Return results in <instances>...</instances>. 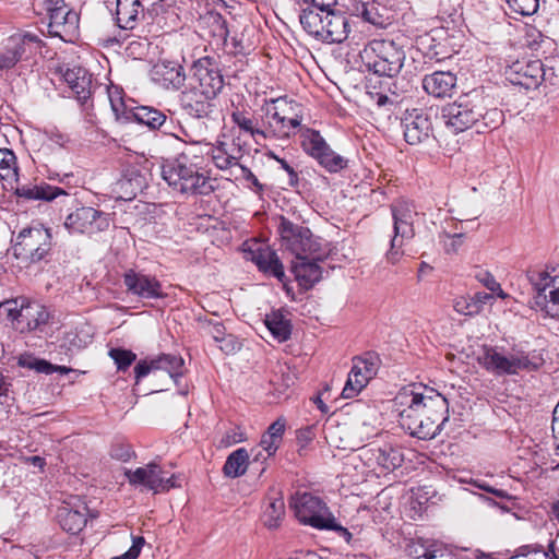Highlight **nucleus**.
Returning <instances> with one entry per match:
<instances>
[{
    "instance_id": "obj_1",
    "label": "nucleus",
    "mask_w": 559,
    "mask_h": 559,
    "mask_svg": "<svg viewBox=\"0 0 559 559\" xmlns=\"http://www.w3.org/2000/svg\"><path fill=\"white\" fill-rule=\"evenodd\" d=\"M401 425L419 439L433 438L448 419V402L421 384L403 388L394 399Z\"/></svg>"
},
{
    "instance_id": "obj_2",
    "label": "nucleus",
    "mask_w": 559,
    "mask_h": 559,
    "mask_svg": "<svg viewBox=\"0 0 559 559\" xmlns=\"http://www.w3.org/2000/svg\"><path fill=\"white\" fill-rule=\"evenodd\" d=\"M290 507L300 523L317 530L334 531L345 538L347 543L350 542L352 534L347 528L337 523L335 516L321 498L309 492L296 493L292 498Z\"/></svg>"
},
{
    "instance_id": "obj_3",
    "label": "nucleus",
    "mask_w": 559,
    "mask_h": 559,
    "mask_svg": "<svg viewBox=\"0 0 559 559\" xmlns=\"http://www.w3.org/2000/svg\"><path fill=\"white\" fill-rule=\"evenodd\" d=\"M162 176L169 186L182 193H206L212 189L207 177L185 155L167 160L162 167Z\"/></svg>"
},
{
    "instance_id": "obj_4",
    "label": "nucleus",
    "mask_w": 559,
    "mask_h": 559,
    "mask_svg": "<svg viewBox=\"0 0 559 559\" xmlns=\"http://www.w3.org/2000/svg\"><path fill=\"white\" fill-rule=\"evenodd\" d=\"M481 100L475 95L461 96L442 109L445 128L452 133H460L472 128L483 116Z\"/></svg>"
},
{
    "instance_id": "obj_5",
    "label": "nucleus",
    "mask_w": 559,
    "mask_h": 559,
    "mask_svg": "<svg viewBox=\"0 0 559 559\" xmlns=\"http://www.w3.org/2000/svg\"><path fill=\"white\" fill-rule=\"evenodd\" d=\"M362 59L374 73L394 76L403 66L404 53L392 41L372 40L364 49Z\"/></svg>"
},
{
    "instance_id": "obj_6",
    "label": "nucleus",
    "mask_w": 559,
    "mask_h": 559,
    "mask_svg": "<svg viewBox=\"0 0 559 559\" xmlns=\"http://www.w3.org/2000/svg\"><path fill=\"white\" fill-rule=\"evenodd\" d=\"M50 234L47 229L31 228L22 230L12 246V255L20 267L40 261L49 251Z\"/></svg>"
},
{
    "instance_id": "obj_7",
    "label": "nucleus",
    "mask_w": 559,
    "mask_h": 559,
    "mask_svg": "<svg viewBox=\"0 0 559 559\" xmlns=\"http://www.w3.org/2000/svg\"><path fill=\"white\" fill-rule=\"evenodd\" d=\"M534 302L552 317H559V270H544L532 277Z\"/></svg>"
},
{
    "instance_id": "obj_8",
    "label": "nucleus",
    "mask_w": 559,
    "mask_h": 559,
    "mask_svg": "<svg viewBox=\"0 0 559 559\" xmlns=\"http://www.w3.org/2000/svg\"><path fill=\"white\" fill-rule=\"evenodd\" d=\"M41 47L33 35L17 33L0 43V71L13 68L19 61L28 59Z\"/></svg>"
},
{
    "instance_id": "obj_9",
    "label": "nucleus",
    "mask_w": 559,
    "mask_h": 559,
    "mask_svg": "<svg viewBox=\"0 0 559 559\" xmlns=\"http://www.w3.org/2000/svg\"><path fill=\"white\" fill-rule=\"evenodd\" d=\"M126 476L131 485H141L154 492L168 491L180 486L177 483L178 477L174 473L156 463H150L135 471H128Z\"/></svg>"
},
{
    "instance_id": "obj_10",
    "label": "nucleus",
    "mask_w": 559,
    "mask_h": 559,
    "mask_svg": "<svg viewBox=\"0 0 559 559\" xmlns=\"http://www.w3.org/2000/svg\"><path fill=\"white\" fill-rule=\"evenodd\" d=\"M191 72L190 86L200 96L210 99L223 88V76L210 58L195 61Z\"/></svg>"
},
{
    "instance_id": "obj_11",
    "label": "nucleus",
    "mask_w": 559,
    "mask_h": 559,
    "mask_svg": "<svg viewBox=\"0 0 559 559\" xmlns=\"http://www.w3.org/2000/svg\"><path fill=\"white\" fill-rule=\"evenodd\" d=\"M379 365L380 360L377 356L369 355L355 358L342 392L343 397L353 399L357 396L377 376Z\"/></svg>"
},
{
    "instance_id": "obj_12",
    "label": "nucleus",
    "mask_w": 559,
    "mask_h": 559,
    "mask_svg": "<svg viewBox=\"0 0 559 559\" xmlns=\"http://www.w3.org/2000/svg\"><path fill=\"white\" fill-rule=\"evenodd\" d=\"M243 251L247 253L246 258L252 260L261 271L278 278L283 283L286 293L290 295L292 298H295V294L284 282L285 274L283 265L267 245L259 240H250L243 243Z\"/></svg>"
},
{
    "instance_id": "obj_13",
    "label": "nucleus",
    "mask_w": 559,
    "mask_h": 559,
    "mask_svg": "<svg viewBox=\"0 0 559 559\" xmlns=\"http://www.w3.org/2000/svg\"><path fill=\"white\" fill-rule=\"evenodd\" d=\"M477 361L486 370L497 374H513L530 367V361L525 356H504L492 347H484Z\"/></svg>"
},
{
    "instance_id": "obj_14",
    "label": "nucleus",
    "mask_w": 559,
    "mask_h": 559,
    "mask_svg": "<svg viewBox=\"0 0 559 559\" xmlns=\"http://www.w3.org/2000/svg\"><path fill=\"white\" fill-rule=\"evenodd\" d=\"M64 226L73 234H93L108 228L109 221L102 212L83 206L67 216Z\"/></svg>"
},
{
    "instance_id": "obj_15",
    "label": "nucleus",
    "mask_w": 559,
    "mask_h": 559,
    "mask_svg": "<svg viewBox=\"0 0 559 559\" xmlns=\"http://www.w3.org/2000/svg\"><path fill=\"white\" fill-rule=\"evenodd\" d=\"M506 75L511 83L530 88L543 78V64L539 60H516L507 67Z\"/></svg>"
},
{
    "instance_id": "obj_16",
    "label": "nucleus",
    "mask_w": 559,
    "mask_h": 559,
    "mask_svg": "<svg viewBox=\"0 0 559 559\" xmlns=\"http://www.w3.org/2000/svg\"><path fill=\"white\" fill-rule=\"evenodd\" d=\"M310 252L298 253L293 262V273L299 287L302 290L311 288L317 282L321 280L322 271L317 260L319 255H312Z\"/></svg>"
},
{
    "instance_id": "obj_17",
    "label": "nucleus",
    "mask_w": 559,
    "mask_h": 559,
    "mask_svg": "<svg viewBox=\"0 0 559 559\" xmlns=\"http://www.w3.org/2000/svg\"><path fill=\"white\" fill-rule=\"evenodd\" d=\"M278 231L284 245L296 254L313 252V242L310 231L305 228L294 226L285 218H281Z\"/></svg>"
},
{
    "instance_id": "obj_18",
    "label": "nucleus",
    "mask_w": 559,
    "mask_h": 559,
    "mask_svg": "<svg viewBox=\"0 0 559 559\" xmlns=\"http://www.w3.org/2000/svg\"><path fill=\"white\" fill-rule=\"evenodd\" d=\"M47 320L48 313L41 305L21 299V311L17 312L13 329L20 333H29L39 329Z\"/></svg>"
},
{
    "instance_id": "obj_19",
    "label": "nucleus",
    "mask_w": 559,
    "mask_h": 559,
    "mask_svg": "<svg viewBox=\"0 0 559 559\" xmlns=\"http://www.w3.org/2000/svg\"><path fill=\"white\" fill-rule=\"evenodd\" d=\"M394 237L408 240L415 235L414 222L417 213L414 205L405 200H399L393 205Z\"/></svg>"
},
{
    "instance_id": "obj_20",
    "label": "nucleus",
    "mask_w": 559,
    "mask_h": 559,
    "mask_svg": "<svg viewBox=\"0 0 559 559\" xmlns=\"http://www.w3.org/2000/svg\"><path fill=\"white\" fill-rule=\"evenodd\" d=\"M456 86V76L449 71H437L423 80V87L438 98L450 97Z\"/></svg>"
},
{
    "instance_id": "obj_21",
    "label": "nucleus",
    "mask_w": 559,
    "mask_h": 559,
    "mask_svg": "<svg viewBox=\"0 0 559 559\" xmlns=\"http://www.w3.org/2000/svg\"><path fill=\"white\" fill-rule=\"evenodd\" d=\"M183 360L176 356H160L152 361H141L135 367V378L145 377L152 371L163 370L166 371L171 378L180 372Z\"/></svg>"
},
{
    "instance_id": "obj_22",
    "label": "nucleus",
    "mask_w": 559,
    "mask_h": 559,
    "mask_svg": "<svg viewBox=\"0 0 559 559\" xmlns=\"http://www.w3.org/2000/svg\"><path fill=\"white\" fill-rule=\"evenodd\" d=\"M153 78L165 86L179 88L185 82L182 66L176 61L163 60L154 66Z\"/></svg>"
},
{
    "instance_id": "obj_23",
    "label": "nucleus",
    "mask_w": 559,
    "mask_h": 559,
    "mask_svg": "<svg viewBox=\"0 0 559 559\" xmlns=\"http://www.w3.org/2000/svg\"><path fill=\"white\" fill-rule=\"evenodd\" d=\"M124 284L129 290L145 298L162 296L159 283L155 278H151L145 275L133 272L127 273L124 276Z\"/></svg>"
},
{
    "instance_id": "obj_24",
    "label": "nucleus",
    "mask_w": 559,
    "mask_h": 559,
    "mask_svg": "<svg viewBox=\"0 0 559 559\" xmlns=\"http://www.w3.org/2000/svg\"><path fill=\"white\" fill-rule=\"evenodd\" d=\"M491 298L489 293L477 292L473 295L457 296L453 301V309L463 316H477L483 311L484 306Z\"/></svg>"
},
{
    "instance_id": "obj_25",
    "label": "nucleus",
    "mask_w": 559,
    "mask_h": 559,
    "mask_svg": "<svg viewBox=\"0 0 559 559\" xmlns=\"http://www.w3.org/2000/svg\"><path fill=\"white\" fill-rule=\"evenodd\" d=\"M49 29L56 36L70 35L76 27L78 16L66 8H56L50 12Z\"/></svg>"
},
{
    "instance_id": "obj_26",
    "label": "nucleus",
    "mask_w": 559,
    "mask_h": 559,
    "mask_svg": "<svg viewBox=\"0 0 559 559\" xmlns=\"http://www.w3.org/2000/svg\"><path fill=\"white\" fill-rule=\"evenodd\" d=\"M432 131L430 119L426 115H416L405 126L404 136L405 140L416 145L427 140Z\"/></svg>"
},
{
    "instance_id": "obj_27",
    "label": "nucleus",
    "mask_w": 559,
    "mask_h": 559,
    "mask_svg": "<svg viewBox=\"0 0 559 559\" xmlns=\"http://www.w3.org/2000/svg\"><path fill=\"white\" fill-rule=\"evenodd\" d=\"M328 17L324 22V37L323 41L328 43H341L347 37V21L346 17L336 13L332 10H328Z\"/></svg>"
},
{
    "instance_id": "obj_28",
    "label": "nucleus",
    "mask_w": 559,
    "mask_h": 559,
    "mask_svg": "<svg viewBox=\"0 0 559 559\" xmlns=\"http://www.w3.org/2000/svg\"><path fill=\"white\" fill-rule=\"evenodd\" d=\"M328 10L318 8H304L300 15V23L310 35L323 40L325 29L323 27Z\"/></svg>"
},
{
    "instance_id": "obj_29",
    "label": "nucleus",
    "mask_w": 559,
    "mask_h": 559,
    "mask_svg": "<svg viewBox=\"0 0 559 559\" xmlns=\"http://www.w3.org/2000/svg\"><path fill=\"white\" fill-rule=\"evenodd\" d=\"M286 429V423L284 419L278 418L272 423L267 430L262 435L260 441V448L267 454V456L275 455L282 441L283 435Z\"/></svg>"
},
{
    "instance_id": "obj_30",
    "label": "nucleus",
    "mask_w": 559,
    "mask_h": 559,
    "mask_svg": "<svg viewBox=\"0 0 559 559\" xmlns=\"http://www.w3.org/2000/svg\"><path fill=\"white\" fill-rule=\"evenodd\" d=\"M265 326L278 342H285L292 334L290 319L282 311H272L264 319Z\"/></svg>"
},
{
    "instance_id": "obj_31",
    "label": "nucleus",
    "mask_w": 559,
    "mask_h": 559,
    "mask_svg": "<svg viewBox=\"0 0 559 559\" xmlns=\"http://www.w3.org/2000/svg\"><path fill=\"white\" fill-rule=\"evenodd\" d=\"M63 79L69 87L80 97H85L90 92L92 79L82 67L69 68L63 73Z\"/></svg>"
},
{
    "instance_id": "obj_32",
    "label": "nucleus",
    "mask_w": 559,
    "mask_h": 559,
    "mask_svg": "<svg viewBox=\"0 0 559 559\" xmlns=\"http://www.w3.org/2000/svg\"><path fill=\"white\" fill-rule=\"evenodd\" d=\"M250 453L245 448L233 451L223 467V473L227 477L236 478L242 476L249 466Z\"/></svg>"
},
{
    "instance_id": "obj_33",
    "label": "nucleus",
    "mask_w": 559,
    "mask_h": 559,
    "mask_svg": "<svg viewBox=\"0 0 559 559\" xmlns=\"http://www.w3.org/2000/svg\"><path fill=\"white\" fill-rule=\"evenodd\" d=\"M0 180L5 189H17L16 159L11 150H0Z\"/></svg>"
},
{
    "instance_id": "obj_34",
    "label": "nucleus",
    "mask_w": 559,
    "mask_h": 559,
    "mask_svg": "<svg viewBox=\"0 0 559 559\" xmlns=\"http://www.w3.org/2000/svg\"><path fill=\"white\" fill-rule=\"evenodd\" d=\"M297 105L286 100H276L270 117V126L280 124L283 118H287V123L296 128L300 123V117L297 114Z\"/></svg>"
},
{
    "instance_id": "obj_35",
    "label": "nucleus",
    "mask_w": 559,
    "mask_h": 559,
    "mask_svg": "<svg viewBox=\"0 0 559 559\" xmlns=\"http://www.w3.org/2000/svg\"><path fill=\"white\" fill-rule=\"evenodd\" d=\"M141 12L139 0H117V22L121 28H133Z\"/></svg>"
},
{
    "instance_id": "obj_36",
    "label": "nucleus",
    "mask_w": 559,
    "mask_h": 559,
    "mask_svg": "<svg viewBox=\"0 0 559 559\" xmlns=\"http://www.w3.org/2000/svg\"><path fill=\"white\" fill-rule=\"evenodd\" d=\"M409 555L415 559H456L450 549L439 544H433L429 547L412 545L409 547Z\"/></svg>"
},
{
    "instance_id": "obj_37",
    "label": "nucleus",
    "mask_w": 559,
    "mask_h": 559,
    "mask_svg": "<svg viewBox=\"0 0 559 559\" xmlns=\"http://www.w3.org/2000/svg\"><path fill=\"white\" fill-rule=\"evenodd\" d=\"M63 530L72 534L79 533L86 524V516L83 511L63 508L59 514Z\"/></svg>"
},
{
    "instance_id": "obj_38",
    "label": "nucleus",
    "mask_w": 559,
    "mask_h": 559,
    "mask_svg": "<svg viewBox=\"0 0 559 559\" xmlns=\"http://www.w3.org/2000/svg\"><path fill=\"white\" fill-rule=\"evenodd\" d=\"M300 143L304 151L314 159L328 145L319 132L310 129L301 131Z\"/></svg>"
},
{
    "instance_id": "obj_39",
    "label": "nucleus",
    "mask_w": 559,
    "mask_h": 559,
    "mask_svg": "<svg viewBox=\"0 0 559 559\" xmlns=\"http://www.w3.org/2000/svg\"><path fill=\"white\" fill-rule=\"evenodd\" d=\"M318 163L329 171H338L346 167L347 162L336 154L329 145L316 157Z\"/></svg>"
},
{
    "instance_id": "obj_40",
    "label": "nucleus",
    "mask_w": 559,
    "mask_h": 559,
    "mask_svg": "<svg viewBox=\"0 0 559 559\" xmlns=\"http://www.w3.org/2000/svg\"><path fill=\"white\" fill-rule=\"evenodd\" d=\"M17 365L22 368L34 369L46 374L53 372V365L28 353L21 354L17 357Z\"/></svg>"
},
{
    "instance_id": "obj_41",
    "label": "nucleus",
    "mask_w": 559,
    "mask_h": 559,
    "mask_svg": "<svg viewBox=\"0 0 559 559\" xmlns=\"http://www.w3.org/2000/svg\"><path fill=\"white\" fill-rule=\"evenodd\" d=\"M284 509L285 504L283 498L277 497L272 499L265 510L264 524L270 528L276 527L284 515Z\"/></svg>"
},
{
    "instance_id": "obj_42",
    "label": "nucleus",
    "mask_w": 559,
    "mask_h": 559,
    "mask_svg": "<svg viewBox=\"0 0 559 559\" xmlns=\"http://www.w3.org/2000/svg\"><path fill=\"white\" fill-rule=\"evenodd\" d=\"M19 311H21V299H8L0 302V323L14 328Z\"/></svg>"
},
{
    "instance_id": "obj_43",
    "label": "nucleus",
    "mask_w": 559,
    "mask_h": 559,
    "mask_svg": "<svg viewBox=\"0 0 559 559\" xmlns=\"http://www.w3.org/2000/svg\"><path fill=\"white\" fill-rule=\"evenodd\" d=\"M377 460L383 468L391 471L401 466L403 455L399 449L389 448L381 450Z\"/></svg>"
},
{
    "instance_id": "obj_44",
    "label": "nucleus",
    "mask_w": 559,
    "mask_h": 559,
    "mask_svg": "<svg viewBox=\"0 0 559 559\" xmlns=\"http://www.w3.org/2000/svg\"><path fill=\"white\" fill-rule=\"evenodd\" d=\"M231 119L234 123H236L239 127V129L245 131L246 133H249L252 136H254L255 134L262 135V132L255 128L252 119L245 112L236 110L231 114Z\"/></svg>"
},
{
    "instance_id": "obj_45",
    "label": "nucleus",
    "mask_w": 559,
    "mask_h": 559,
    "mask_svg": "<svg viewBox=\"0 0 559 559\" xmlns=\"http://www.w3.org/2000/svg\"><path fill=\"white\" fill-rule=\"evenodd\" d=\"M439 238L443 249L449 253L456 252L464 242L463 235L457 233L450 234L448 231H443L440 234Z\"/></svg>"
},
{
    "instance_id": "obj_46",
    "label": "nucleus",
    "mask_w": 559,
    "mask_h": 559,
    "mask_svg": "<svg viewBox=\"0 0 559 559\" xmlns=\"http://www.w3.org/2000/svg\"><path fill=\"white\" fill-rule=\"evenodd\" d=\"M509 8L518 14L531 15L538 8V0H507Z\"/></svg>"
},
{
    "instance_id": "obj_47",
    "label": "nucleus",
    "mask_w": 559,
    "mask_h": 559,
    "mask_svg": "<svg viewBox=\"0 0 559 559\" xmlns=\"http://www.w3.org/2000/svg\"><path fill=\"white\" fill-rule=\"evenodd\" d=\"M109 356L115 360V362L118 366V369L121 370L128 368L135 360L136 357L135 354H133L131 350L121 348L110 349Z\"/></svg>"
},
{
    "instance_id": "obj_48",
    "label": "nucleus",
    "mask_w": 559,
    "mask_h": 559,
    "mask_svg": "<svg viewBox=\"0 0 559 559\" xmlns=\"http://www.w3.org/2000/svg\"><path fill=\"white\" fill-rule=\"evenodd\" d=\"M136 117L141 122L152 128L162 126L165 120V117L160 112L148 108L140 109V111L136 114Z\"/></svg>"
},
{
    "instance_id": "obj_49",
    "label": "nucleus",
    "mask_w": 559,
    "mask_h": 559,
    "mask_svg": "<svg viewBox=\"0 0 559 559\" xmlns=\"http://www.w3.org/2000/svg\"><path fill=\"white\" fill-rule=\"evenodd\" d=\"M212 157L215 165L221 169H225L235 163V158L225 150L224 142H219V145L213 148Z\"/></svg>"
},
{
    "instance_id": "obj_50",
    "label": "nucleus",
    "mask_w": 559,
    "mask_h": 559,
    "mask_svg": "<svg viewBox=\"0 0 559 559\" xmlns=\"http://www.w3.org/2000/svg\"><path fill=\"white\" fill-rule=\"evenodd\" d=\"M63 194V191L58 188L51 187H35L31 189L27 193L29 198L34 199H44V200H52L58 195Z\"/></svg>"
},
{
    "instance_id": "obj_51",
    "label": "nucleus",
    "mask_w": 559,
    "mask_h": 559,
    "mask_svg": "<svg viewBox=\"0 0 559 559\" xmlns=\"http://www.w3.org/2000/svg\"><path fill=\"white\" fill-rule=\"evenodd\" d=\"M131 539L132 546L130 547V549L122 554L121 556L114 557L111 559H136L141 554L145 540L141 536H131Z\"/></svg>"
},
{
    "instance_id": "obj_52",
    "label": "nucleus",
    "mask_w": 559,
    "mask_h": 559,
    "mask_svg": "<svg viewBox=\"0 0 559 559\" xmlns=\"http://www.w3.org/2000/svg\"><path fill=\"white\" fill-rule=\"evenodd\" d=\"M474 276L488 290H490L492 287H496L497 280L490 272L485 270H477Z\"/></svg>"
},
{
    "instance_id": "obj_53",
    "label": "nucleus",
    "mask_w": 559,
    "mask_h": 559,
    "mask_svg": "<svg viewBox=\"0 0 559 559\" xmlns=\"http://www.w3.org/2000/svg\"><path fill=\"white\" fill-rule=\"evenodd\" d=\"M403 242H404V239H401V238H397V237H393L392 239V243H391V249L390 251L388 252V260L395 264L399 262L401 255H402V252H401V248L403 246Z\"/></svg>"
},
{
    "instance_id": "obj_54",
    "label": "nucleus",
    "mask_w": 559,
    "mask_h": 559,
    "mask_svg": "<svg viewBox=\"0 0 559 559\" xmlns=\"http://www.w3.org/2000/svg\"><path fill=\"white\" fill-rule=\"evenodd\" d=\"M484 119H488L486 126L497 128L503 121V115L498 109H491L481 116Z\"/></svg>"
},
{
    "instance_id": "obj_55",
    "label": "nucleus",
    "mask_w": 559,
    "mask_h": 559,
    "mask_svg": "<svg viewBox=\"0 0 559 559\" xmlns=\"http://www.w3.org/2000/svg\"><path fill=\"white\" fill-rule=\"evenodd\" d=\"M215 341L222 342L221 349L226 353H231L238 348V343L233 335H227L224 337H219L218 335H214Z\"/></svg>"
},
{
    "instance_id": "obj_56",
    "label": "nucleus",
    "mask_w": 559,
    "mask_h": 559,
    "mask_svg": "<svg viewBox=\"0 0 559 559\" xmlns=\"http://www.w3.org/2000/svg\"><path fill=\"white\" fill-rule=\"evenodd\" d=\"M307 2L306 8H318L319 10H331V5L334 4V0H305Z\"/></svg>"
},
{
    "instance_id": "obj_57",
    "label": "nucleus",
    "mask_w": 559,
    "mask_h": 559,
    "mask_svg": "<svg viewBox=\"0 0 559 559\" xmlns=\"http://www.w3.org/2000/svg\"><path fill=\"white\" fill-rule=\"evenodd\" d=\"M510 559H551L547 552L535 551L526 555H519L511 557Z\"/></svg>"
},
{
    "instance_id": "obj_58",
    "label": "nucleus",
    "mask_w": 559,
    "mask_h": 559,
    "mask_svg": "<svg viewBox=\"0 0 559 559\" xmlns=\"http://www.w3.org/2000/svg\"><path fill=\"white\" fill-rule=\"evenodd\" d=\"M11 381L0 373V396H8L11 391Z\"/></svg>"
},
{
    "instance_id": "obj_59",
    "label": "nucleus",
    "mask_w": 559,
    "mask_h": 559,
    "mask_svg": "<svg viewBox=\"0 0 559 559\" xmlns=\"http://www.w3.org/2000/svg\"><path fill=\"white\" fill-rule=\"evenodd\" d=\"M276 132H278L282 135H288L289 130L294 129L287 123V118H283V122H280V124L272 126Z\"/></svg>"
},
{
    "instance_id": "obj_60",
    "label": "nucleus",
    "mask_w": 559,
    "mask_h": 559,
    "mask_svg": "<svg viewBox=\"0 0 559 559\" xmlns=\"http://www.w3.org/2000/svg\"><path fill=\"white\" fill-rule=\"evenodd\" d=\"M552 432L556 438L559 437V403L555 407L554 418H552Z\"/></svg>"
},
{
    "instance_id": "obj_61",
    "label": "nucleus",
    "mask_w": 559,
    "mask_h": 559,
    "mask_svg": "<svg viewBox=\"0 0 559 559\" xmlns=\"http://www.w3.org/2000/svg\"><path fill=\"white\" fill-rule=\"evenodd\" d=\"M489 292H491V297L497 296L498 298L501 299L509 298V295L501 288V285L498 282L496 283V287H492Z\"/></svg>"
},
{
    "instance_id": "obj_62",
    "label": "nucleus",
    "mask_w": 559,
    "mask_h": 559,
    "mask_svg": "<svg viewBox=\"0 0 559 559\" xmlns=\"http://www.w3.org/2000/svg\"><path fill=\"white\" fill-rule=\"evenodd\" d=\"M313 403L317 405V407L322 412V413H326L328 412V407L326 405L324 404L323 400H322V394H319L318 396H316L313 400Z\"/></svg>"
},
{
    "instance_id": "obj_63",
    "label": "nucleus",
    "mask_w": 559,
    "mask_h": 559,
    "mask_svg": "<svg viewBox=\"0 0 559 559\" xmlns=\"http://www.w3.org/2000/svg\"><path fill=\"white\" fill-rule=\"evenodd\" d=\"M27 461L39 468H44L45 466V461L40 456H32L27 459Z\"/></svg>"
},
{
    "instance_id": "obj_64",
    "label": "nucleus",
    "mask_w": 559,
    "mask_h": 559,
    "mask_svg": "<svg viewBox=\"0 0 559 559\" xmlns=\"http://www.w3.org/2000/svg\"><path fill=\"white\" fill-rule=\"evenodd\" d=\"M269 457L270 456H267V454L263 451V449H260L259 451H257V453H254L253 461L265 462Z\"/></svg>"
}]
</instances>
